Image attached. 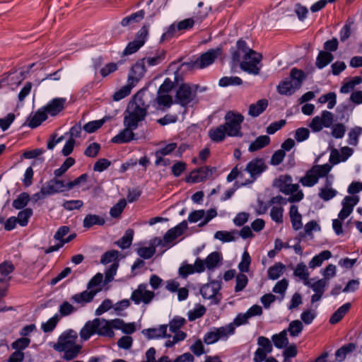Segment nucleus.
<instances>
[{
    "mask_svg": "<svg viewBox=\"0 0 362 362\" xmlns=\"http://www.w3.org/2000/svg\"><path fill=\"white\" fill-rule=\"evenodd\" d=\"M296 89V88H294L293 81L290 79H286L281 81V83L277 86L278 92L281 95H291L294 93Z\"/></svg>",
    "mask_w": 362,
    "mask_h": 362,
    "instance_id": "42",
    "label": "nucleus"
},
{
    "mask_svg": "<svg viewBox=\"0 0 362 362\" xmlns=\"http://www.w3.org/2000/svg\"><path fill=\"white\" fill-rule=\"evenodd\" d=\"M327 284V281L325 279H321L313 284L310 281L304 282V285L311 288L315 293L320 294L324 293Z\"/></svg>",
    "mask_w": 362,
    "mask_h": 362,
    "instance_id": "48",
    "label": "nucleus"
},
{
    "mask_svg": "<svg viewBox=\"0 0 362 362\" xmlns=\"http://www.w3.org/2000/svg\"><path fill=\"white\" fill-rule=\"evenodd\" d=\"M30 341L31 340L28 337H21L11 344V348L22 351L29 346Z\"/></svg>",
    "mask_w": 362,
    "mask_h": 362,
    "instance_id": "58",
    "label": "nucleus"
},
{
    "mask_svg": "<svg viewBox=\"0 0 362 362\" xmlns=\"http://www.w3.org/2000/svg\"><path fill=\"white\" fill-rule=\"evenodd\" d=\"M350 308L351 304L349 303H346L339 307L329 318V323L332 325L338 323L349 310Z\"/></svg>",
    "mask_w": 362,
    "mask_h": 362,
    "instance_id": "37",
    "label": "nucleus"
},
{
    "mask_svg": "<svg viewBox=\"0 0 362 362\" xmlns=\"http://www.w3.org/2000/svg\"><path fill=\"white\" fill-rule=\"evenodd\" d=\"M60 320V316L58 314H55L52 317L49 318L46 322H43L41 325V329L45 333H49L52 332L56 327Z\"/></svg>",
    "mask_w": 362,
    "mask_h": 362,
    "instance_id": "52",
    "label": "nucleus"
},
{
    "mask_svg": "<svg viewBox=\"0 0 362 362\" xmlns=\"http://www.w3.org/2000/svg\"><path fill=\"white\" fill-rule=\"evenodd\" d=\"M146 72V64L143 59L136 62L132 66L128 76L127 82L132 85H135L144 76Z\"/></svg>",
    "mask_w": 362,
    "mask_h": 362,
    "instance_id": "15",
    "label": "nucleus"
},
{
    "mask_svg": "<svg viewBox=\"0 0 362 362\" xmlns=\"http://www.w3.org/2000/svg\"><path fill=\"white\" fill-rule=\"evenodd\" d=\"M155 297V293L147 289L146 284H140L136 289L133 291L130 296V300L136 305L143 303L148 305L151 303Z\"/></svg>",
    "mask_w": 362,
    "mask_h": 362,
    "instance_id": "9",
    "label": "nucleus"
},
{
    "mask_svg": "<svg viewBox=\"0 0 362 362\" xmlns=\"http://www.w3.org/2000/svg\"><path fill=\"white\" fill-rule=\"evenodd\" d=\"M257 345L259 349H262L267 353H272L273 350L271 341L266 337L260 336L257 338Z\"/></svg>",
    "mask_w": 362,
    "mask_h": 362,
    "instance_id": "64",
    "label": "nucleus"
},
{
    "mask_svg": "<svg viewBox=\"0 0 362 362\" xmlns=\"http://www.w3.org/2000/svg\"><path fill=\"white\" fill-rule=\"evenodd\" d=\"M98 291L99 289L84 291L80 293H77L72 296L71 300H72L76 303H78L81 304V305H83L87 303L91 302L94 296Z\"/></svg>",
    "mask_w": 362,
    "mask_h": 362,
    "instance_id": "22",
    "label": "nucleus"
},
{
    "mask_svg": "<svg viewBox=\"0 0 362 362\" xmlns=\"http://www.w3.org/2000/svg\"><path fill=\"white\" fill-rule=\"evenodd\" d=\"M15 267L11 262L5 261L0 264V283H8L11 276L10 274L14 271Z\"/></svg>",
    "mask_w": 362,
    "mask_h": 362,
    "instance_id": "24",
    "label": "nucleus"
},
{
    "mask_svg": "<svg viewBox=\"0 0 362 362\" xmlns=\"http://www.w3.org/2000/svg\"><path fill=\"white\" fill-rule=\"evenodd\" d=\"M144 16L145 12L144 10L138 11L137 12L134 13L130 16L124 18L121 21V25L123 27H126L133 23H138L144 18Z\"/></svg>",
    "mask_w": 362,
    "mask_h": 362,
    "instance_id": "41",
    "label": "nucleus"
},
{
    "mask_svg": "<svg viewBox=\"0 0 362 362\" xmlns=\"http://www.w3.org/2000/svg\"><path fill=\"white\" fill-rule=\"evenodd\" d=\"M30 199V195L27 192H22L13 200L12 205L16 209H23L27 206Z\"/></svg>",
    "mask_w": 362,
    "mask_h": 362,
    "instance_id": "50",
    "label": "nucleus"
},
{
    "mask_svg": "<svg viewBox=\"0 0 362 362\" xmlns=\"http://www.w3.org/2000/svg\"><path fill=\"white\" fill-rule=\"evenodd\" d=\"M303 325L301 321L298 320L291 321L288 327L287 333L289 332L291 337H298L302 332Z\"/></svg>",
    "mask_w": 362,
    "mask_h": 362,
    "instance_id": "54",
    "label": "nucleus"
},
{
    "mask_svg": "<svg viewBox=\"0 0 362 362\" xmlns=\"http://www.w3.org/2000/svg\"><path fill=\"white\" fill-rule=\"evenodd\" d=\"M143 333H144V334L148 339L165 337L167 336V325H160L158 328H150L144 329Z\"/></svg>",
    "mask_w": 362,
    "mask_h": 362,
    "instance_id": "36",
    "label": "nucleus"
},
{
    "mask_svg": "<svg viewBox=\"0 0 362 362\" xmlns=\"http://www.w3.org/2000/svg\"><path fill=\"white\" fill-rule=\"evenodd\" d=\"M156 252L154 246L141 247L136 250L137 255L143 259H148L151 258Z\"/></svg>",
    "mask_w": 362,
    "mask_h": 362,
    "instance_id": "62",
    "label": "nucleus"
},
{
    "mask_svg": "<svg viewBox=\"0 0 362 362\" xmlns=\"http://www.w3.org/2000/svg\"><path fill=\"white\" fill-rule=\"evenodd\" d=\"M217 334L218 341H226L235 334V326L233 323H229L220 327H214Z\"/></svg>",
    "mask_w": 362,
    "mask_h": 362,
    "instance_id": "26",
    "label": "nucleus"
},
{
    "mask_svg": "<svg viewBox=\"0 0 362 362\" xmlns=\"http://www.w3.org/2000/svg\"><path fill=\"white\" fill-rule=\"evenodd\" d=\"M227 135L226 125L221 124L218 127L211 128L209 130V136L214 142L223 141Z\"/></svg>",
    "mask_w": 362,
    "mask_h": 362,
    "instance_id": "25",
    "label": "nucleus"
},
{
    "mask_svg": "<svg viewBox=\"0 0 362 362\" xmlns=\"http://www.w3.org/2000/svg\"><path fill=\"white\" fill-rule=\"evenodd\" d=\"M330 170L331 166L328 164L314 165L300 179V182L304 187H313L318 182L320 178L326 177Z\"/></svg>",
    "mask_w": 362,
    "mask_h": 362,
    "instance_id": "5",
    "label": "nucleus"
},
{
    "mask_svg": "<svg viewBox=\"0 0 362 362\" xmlns=\"http://www.w3.org/2000/svg\"><path fill=\"white\" fill-rule=\"evenodd\" d=\"M290 77V80L292 81L294 84V88L298 89L300 88L305 78V74L302 70L293 68L291 71Z\"/></svg>",
    "mask_w": 362,
    "mask_h": 362,
    "instance_id": "40",
    "label": "nucleus"
},
{
    "mask_svg": "<svg viewBox=\"0 0 362 362\" xmlns=\"http://www.w3.org/2000/svg\"><path fill=\"white\" fill-rule=\"evenodd\" d=\"M75 159L71 157L67 158L60 168L54 170V175L55 177H60L62 176L71 167L75 164Z\"/></svg>",
    "mask_w": 362,
    "mask_h": 362,
    "instance_id": "49",
    "label": "nucleus"
},
{
    "mask_svg": "<svg viewBox=\"0 0 362 362\" xmlns=\"http://www.w3.org/2000/svg\"><path fill=\"white\" fill-rule=\"evenodd\" d=\"M267 168L263 158H255L250 161L245 170L250 175V180L247 181L245 185L253 182Z\"/></svg>",
    "mask_w": 362,
    "mask_h": 362,
    "instance_id": "12",
    "label": "nucleus"
},
{
    "mask_svg": "<svg viewBox=\"0 0 362 362\" xmlns=\"http://www.w3.org/2000/svg\"><path fill=\"white\" fill-rule=\"evenodd\" d=\"M134 237V230L128 229L125 231L124 235L119 238L115 243L122 250L129 248L132 243Z\"/></svg>",
    "mask_w": 362,
    "mask_h": 362,
    "instance_id": "39",
    "label": "nucleus"
},
{
    "mask_svg": "<svg viewBox=\"0 0 362 362\" xmlns=\"http://www.w3.org/2000/svg\"><path fill=\"white\" fill-rule=\"evenodd\" d=\"M95 322L97 325V334L108 337L114 336V332L111 329V324H110L109 320L103 318H95Z\"/></svg>",
    "mask_w": 362,
    "mask_h": 362,
    "instance_id": "20",
    "label": "nucleus"
},
{
    "mask_svg": "<svg viewBox=\"0 0 362 362\" xmlns=\"http://www.w3.org/2000/svg\"><path fill=\"white\" fill-rule=\"evenodd\" d=\"M33 216V210L30 208H26L19 211L16 218L18 223L21 226H25L28 223L29 218Z\"/></svg>",
    "mask_w": 362,
    "mask_h": 362,
    "instance_id": "56",
    "label": "nucleus"
},
{
    "mask_svg": "<svg viewBox=\"0 0 362 362\" xmlns=\"http://www.w3.org/2000/svg\"><path fill=\"white\" fill-rule=\"evenodd\" d=\"M206 308L202 305H198L197 307L192 310L189 311L188 313V319L189 321H194L201 317H202L206 313Z\"/></svg>",
    "mask_w": 362,
    "mask_h": 362,
    "instance_id": "63",
    "label": "nucleus"
},
{
    "mask_svg": "<svg viewBox=\"0 0 362 362\" xmlns=\"http://www.w3.org/2000/svg\"><path fill=\"white\" fill-rule=\"evenodd\" d=\"M289 216L293 230H298L303 227L302 216L298 212L296 205H291L289 211Z\"/></svg>",
    "mask_w": 362,
    "mask_h": 362,
    "instance_id": "29",
    "label": "nucleus"
},
{
    "mask_svg": "<svg viewBox=\"0 0 362 362\" xmlns=\"http://www.w3.org/2000/svg\"><path fill=\"white\" fill-rule=\"evenodd\" d=\"M318 102L322 104L327 103V108L333 109L337 104V95L334 92H329L321 95L318 98Z\"/></svg>",
    "mask_w": 362,
    "mask_h": 362,
    "instance_id": "51",
    "label": "nucleus"
},
{
    "mask_svg": "<svg viewBox=\"0 0 362 362\" xmlns=\"http://www.w3.org/2000/svg\"><path fill=\"white\" fill-rule=\"evenodd\" d=\"M105 223V219L104 217L89 214H87L83 221V226L85 228H90L93 226H103Z\"/></svg>",
    "mask_w": 362,
    "mask_h": 362,
    "instance_id": "27",
    "label": "nucleus"
},
{
    "mask_svg": "<svg viewBox=\"0 0 362 362\" xmlns=\"http://www.w3.org/2000/svg\"><path fill=\"white\" fill-rule=\"evenodd\" d=\"M95 334H97V325L95 319L88 321L79 332L82 341L88 340Z\"/></svg>",
    "mask_w": 362,
    "mask_h": 362,
    "instance_id": "23",
    "label": "nucleus"
},
{
    "mask_svg": "<svg viewBox=\"0 0 362 362\" xmlns=\"http://www.w3.org/2000/svg\"><path fill=\"white\" fill-rule=\"evenodd\" d=\"M270 143V137L267 135H262L258 136L253 142H252L248 148L250 152H255L260 150L269 145Z\"/></svg>",
    "mask_w": 362,
    "mask_h": 362,
    "instance_id": "32",
    "label": "nucleus"
},
{
    "mask_svg": "<svg viewBox=\"0 0 362 362\" xmlns=\"http://www.w3.org/2000/svg\"><path fill=\"white\" fill-rule=\"evenodd\" d=\"M332 257V253L329 250H324L319 255L314 256L309 262V267L315 269L320 267L325 260L329 259Z\"/></svg>",
    "mask_w": 362,
    "mask_h": 362,
    "instance_id": "35",
    "label": "nucleus"
},
{
    "mask_svg": "<svg viewBox=\"0 0 362 362\" xmlns=\"http://www.w3.org/2000/svg\"><path fill=\"white\" fill-rule=\"evenodd\" d=\"M204 260L206 267L210 270L217 267L218 263L222 260V257L219 252H213L209 254Z\"/></svg>",
    "mask_w": 362,
    "mask_h": 362,
    "instance_id": "46",
    "label": "nucleus"
},
{
    "mask_svg": "<svg viewBox=\"0 0 362 362\" xmlns=\"http://www.w3.org/2000/svg\"><path fill=\"white\" fill-rule=\"evenodd\" d=\"M267 106V100H259L256 103H253L250 105L248 114L253 117H256L262 114L266 110Z\"/></svg>",
    "mask_w": 362,
    "mask_h": 362,
    "instance_id": "30",
    "label": "nucleus"
},
{
    "mask_svg": "<svg viewBox=\"0 0 362 362\" xmlns=\"http://www.w3.org/2000/svg\"><path fill=\"white\" fill-rule=\"evenodd\" d=\"M133 87H134V85H132L131 83H129L127 82V85L122 86L120 89H119L113 94V100L119 101L128 96L131 93V90Z\"/></svg>",
    "mask_w": 362,
    "mask_h": 362,
    "instance_id": "53",
    "label": "nucleus"
},
{
    "mask_svg": "<svg viewBox=\"0 0 362 362\" xmlns=\"http://www.w3.org/2000/svg\"><path fill=\"white\" fill-rule=\"evenodd\" d=\"M293 275L303 281V283L310 281V273L306 265L303 262H300L296 265V267L293 272Z\"/></svg>",
    "mask_w": 362,
    "mask_h": 362,
    "instance_id": "45",
    "label": "nucleus"
},
{
    "mask_svg": "<svg viewBox=\"0 0 362 362\" xmlns=\"http://www.w3.org/2000/svg\"><path fill=\"white\" fill-rule=\"evenodd\" d=\"M198 88V85L180 84L176 90L175 103L187 107L196 98Z\"/></svg>",
    "mask_w": 362,
    "mask_h": 362,
    "instance_id": "4",
    "label": "nucleus"
},
{
    "mask_svg": "<svg viewBox=\"0 0 362 362\" xmlns=\"http://www.w3.org/2000/svg\"><path fill=\"white\" fill-rule=\"evenodd\" d=\"M362 133V128L356 127L350 130L348 134V144L356 146L358 143V137Z\"/></svg>",
    "mask_w": 362,
    "mask_h": 362,
    "instance_id": "57",
    "label": "nucleus"
},
{
    "mask_svg": "<svg viewBox=\"0 0 362 362\" xmlns=\"http://www.w3.org/2000/svg\"><path fill=\"white\" fill-rule=\"evenodd\" d=\"M48 113L44 110V106L37 110L34 114H31L28 119V126L31 128H36L40 126L42 122L47 119Z\"/></svg>",
    "mask_w": 362,
    "mask_h": 362,
    "instance_id": "19",
    "label": "nucleus"
},
{
    "mask_svg": "<svg viewBox=\"0 0 362 362\" xmlns=\"http://www.w3.org/2000/svg\"><path fill=\"white\" fill-rule=\"evenodd\" d=\"M127 205L124 199H120L115 205H114L110 211V214L113 218L119 217Z\"/></svg>",
    "mask_w": 362,
    "mask_h": 362,
    "instance_id": "60",
    "label": "nucleus"
},
{
    "mask_svg": "<svg viewBox=\"0 0 362 362\" xmlns=\"http://www.w3.org/2000/svg\"><path fill=\"white\" fill-rule=\"evenodd\" d=\"M334 59L332 54L326 51H320L316 59V66L318 69H323L328 65Z\"/></svg>",
    "mask_w": 362,
    "mask_h": 362,
    "instance_id": "38",
    "label": "nucleus"
},
{
    "mask_svg": "<svg viewBox=\"0 0 362 362\" xmlns=\"http://www.w3.org/2000/svg\"><path fill=\"white\" fill-rule=\"evenodd\" d=\"M272 342L277 349H284L288 345V339L287 337V330H282L278 334H273L272 337Z\"/></svg>",
    "mask_w": 362,
    "mask_h": 362,
    "instance_id": "31",
    "label": "nucleus"
},
{
    "mask_svg": "<svg viewBox=\"0 0 362 362\" xmlns=\"http://www.w3.org/2000/svg\"><path fill=\"white\" fill-rule=\"evenodd\" d=\"M148 33V27L144 25L136 33L135 39L129 42L123 51V55L127 56L136 52L145 43Z\"/></svg>",
    "mask_w": 362,
    "mask_h": 362,
    "instance_id": "10",
    "label": "nucleus"
},
{
    "mask_svg": "<svg viewBox=\"0 0 362 362\" xmlns=\"http://www.w3.org/2000/svg\"><path fill=\"white\" fill-rule=\"evenodd\" d=\"M334 122V115L327 110H323L321 116L313 118L309 127L314 132L321 131L324 127H330Z\"/></svg>",
    "mask_w": 362,
    "mask_h": 362,
    "instance_id": "11",
    "label": "nucleus"
},
{
    "mask_svg": "<svg viewBox=\"0 0 362 362\" xmlns=\"http://www.w3.org/2000/svg\"><path fill=\"white\" fill-rule=\"evenodd\" d=\"M76 308L68 301H64L59 308L61 317H66L76 311Z\"/></svg>",
    "mask_w": 362,
    "mask_h": 362,
    "instance_id": "59",
    "label": "nucleus"
},
{
    "mask_svg": "<svg viewBox=\"0 0 362 362\" xmlns=\"http://www.w3.org/2000/svg\"><path fill=\"white\" fill-rule=\"evenodd\" d=\"M148 105L138 93L135 95L134 101L128 106L127 114L124 117V129L112 139L115 144H125L135 139L134 130L137 129L139 122L143 121L146 115Z\"/></svg>",
    "mask_w": 362,
    "mask_h": 362,
    "instance_id": "1",
    "label": "nucleus"
},
{
    "mask_svg": "<svg viewBox=\"0 0 362 362\" xmlns=\"http://www.w3.org/2000/svg\"><path fill=\"white\" fill-rule=\"evenodd\" d=\"M356 349V345L353 343H349L342 346L335 352L336 360L338 361H343L346 355Z\"/></svg>",
    "mask_w": 362,
    "mask_h": 362,
    "instance_id": "43",
    "label": "nucleus"
},
{
    "mask_svg": "<svg viewBox=\"0 0 362 362\" xmlns=\"http://www.w3.org/2000/svg\"><path fill=\"white\" fill-rule=\"evenodd\" d=\"M187 228V223L183 221L173 228L168 230L163 236L165 245H168L174 241L177 238L182 235Z\"/></svg>",
    "mask_w": 362,
    "mask_h": 362,
    "instance_id": "18",
    "label": "nucleus"
},
{
    "mask_svg": "<svg viewBox=\"0 0 362 362\" xmlns=\"http://www.w3.org/2000/svg\"><path fill=\"white\" fill-rule=\"evenodd\" d=\"M222 54V48L216 47L215 49H209L207 52L202 54L196 60L183 65H187L190 69H204L212 64L215 59Z\"/></svg>",
    "mask_w": 362,
    "mask_h": 362,
    "instance_id": "7",
    "label": "nucleus"
},
{
    "mask_svg": "<svg viewBox=\"0 0 362 362\" xmlns=\"http://www.w3.org/2000/svg\"><path fill=\"white\" fill-rule=\"evenodd\" d=\"M221 284L218 281H211L204 284L200 289V293L204 299L211 300V303L218 305L221 303L222 295L220 293Z\"/></svg>",
    "mask_w": 362,
    "mask_h": 362,
    "instance_id": "8",
    "label": "nucleus"
},
{
    "mask_svg": "<svg viewBox=\"0 0 362 362\" xmlns=\"http://www.w3.org/2000/svg\"><path fill=\"white\" fill-rule=\"evenodd\" d=\"M292 177L289 175H282L276 181V186L279 190L286 194H295L297 192L300 191L299 185L298 184H293Z\"/></svg>",
    "mask_w": 362,
    "mask_h": 362,
    "instance_id": "13",
    "label": "nucleus"
},
{
    "mask_svg": "<svg viewBox=\"0 0 362 362\" xmlns=\"http://www.w3.org/2000/svg\"><path fill=\"white\" fill-rule=\"evenodd\" d=\"M285 265L281 262L276 263L268 269V278L269 279L276 280L279 279L285 270Z\"/></svg>",
    "mask_w": 362,
    "mask_h": 362,
    "instance_id": "44",
    "label": "nucleus"
},
{
    "mask_svg": "<svg viewBox=\"0 0 362 362\" xmlns=\"http://www.w3.org/2000/svg\"><path fill=\"white\" fill-rule=\"evenodd\" d=\"M154 102L156 103L158 108L163 110L170 108L173 103V98L170 95L158 93Z\"/></svg>",
    "mask_w": 362,
    "mask_h": 362,
    "instance_id": "34",
    "label": "nucleus"
},
{
    "mask_svg": "<svg viewBox=\"0 0 362 362\" xmlns=\"http://www.w3.org/2000/svg\"><path fill=\"white\" fill-rule=\"evenodd\" d=\"M42 192L47 196L62 192L66 188V183L55 177L47 181L42 187Z\"/></svg>",
    "mask_w": 362,
    "mask_h": 362,
    "instance_id": "17",
    "label": "nucleus"
},
{
    "mask_svg": "<svg viewBox=\"0 0 362 362\" xmlns=\"http://www.w3.org/2000/svg\"><path fill=\"white\" fill-rule=\"evenodd\" d=\"M214 171L215 168H211L209 166L201 167L192 170L186 180L192 183L200 182L211 177Z\"/></svg>",
    "mask_w": 362,
    "mask_h": 362,
    "instance_id": "14",
    "label": "nucleus"
},
{
    "mask_svg": "<svg viewBox=\"0 0 362 362\" xmlns=\"http://www.w3.org/2000/svg\"><path fill=\"white\" fill-rule=\"evenodd\" d=\"M358 202V196H346L341 202V205L343 208L348 209L353 211L354 206Z\"/></svg>",
    "mask_w": 362,
    "mask_h": 362,
    "instance_id": "61",
    "label": "nucleus"
},
{
    "mask_svg": "<svg viewBox=\"0 0 362 362\" xmlns=\"http://www.w3.org/2000/svg\"><path fill=\"white\" fill-rule=\"evenodd\" d=\"M337 194V191L332 187V180L327 177L325 185L321 187L318 192V197L325 202L334 198Z\"/></svg>",
    "mask_w": 362,
    "mask_h": 362,
    "instance_id": "21",
    "label": "nucleus"
},
{
    "mask_svg": "<svg viewBox=\"0 0 362 362\" xmlns=\"http://www.w3.org/2000/svg\"><path fill=\"white\" fill-rule=\"evenodd\" d=\"M304 197V194L302 191H298L295 194H292L288 199L284 198L281 196H276L272 198L270 202L272 204H286L287 202L293 203L301 201Z\"/></svg>",
    "mask_w": 362,
    "mask_h": 362,
    "instance_id": "28",
    "label": "nucleus"
},
{
    "mask_svg": "<svg viewBox=\"0 0 362 362\" xmlns=\"http://www.w3.org/2000/svg\"><path fill=\"white\" fill-rule=\"evenodd\" d=\"M224 119L226 122L223 125H226L227 135L241 137L243 136L241 124L244 120V117L240 113L229 111L226 114Z\"/></svg>",
    "mask_w": 362,
    "mask_h": 362,
    "instance_id": "6",
    "label": "nucleus"
},
{
    "mask_svg": "<svg viewBox=\"0 0 362 362\" xmlns=\"http://www.w3.org/2000/svg\"><path fill=\"white\" fill-rule=\"evenodd\" d=\"M236 235H238L237 230H233L230 232L226 230H218L215 233L214 238L223 243H227L235 240Z\"/></svg>",
    "mask_w": 362,
    "mask_h": 362,
    "instance_id": "47",
    "label": "nucleus"
},
{
    "mask_svg": "<svg viewBox=\"0 0 362 362\" xmlns=\"http://www.w3.org/2000/svg\"><path fill=\"white\" fill-rule=\"evenodd\" d=\"M66 104V98H55L44 106V110H45L51 117H55L65 109Z\"/></svg>",
    "mask_w": 362,
    "mask_h": 362,
    "instance_id": "16",
    "label": "nucleus"
},
{
    "mask_svg": "<svg viewBox=\"0 0 362 362\" xmlns=\"http://www.w3.org/2000/svg\"><path fill=\"white\" fill-rule=\"evenodd\" d=\"M78 334L73 329L64 332L58 338L53 349L58 352H63L62 358L71 361L76 358L82 349V346L76 343Z\"/></svg>",
    "mask_w": 362,
    "mask_h": 362,
    "instance_id": "3",
    "label": "nucleus"
},
{
    "mask_svg": "<svg viewBox=\"0 0 362 362\" xmlns=\"http://www.w3.org/2000/svg\"><path fill=\"white\" fill-rule=\"evenodd\" d=\"M165 51L161 49L158 50L154 56L147 57L142 59L148 66H154L161 64L165 60Z\"/></svg>",
    "mask_w": 362,
    "mask_h": 362,
    "instance_id": "33",
    "label": "nucleus"
},
{
    "mask_svg": "<svg viewBox=\"0 0 362 362\" xmlns=\"http://www.w3.org/2000/svg\"><path fill=\"white\" fill-rule=\"evenodd\" d=\"M230 53L233 62L239 64L243 71L255 76L259 74L262 55L250 48L245 40H238L235 48L230 49Z\"/></svg>",
    "mask_w": 362,
    "mask_h": 362,
    "instance_id": "2",
    "label": "nucleus"
},
{
    "mask_svg": "<svg viewBox=\"0 0 362 362\" xmlns=\"http://www.w3.org/2000/svg\"><path fill=\"white\" fill-rule=\"evenodd\" d=\"M242 83L243 81L238 76H224L222 77L218 82V85L221 87H227L229 86H240Z\"/></svg>",
    "mask_w": 362,
    "mask_h": 362,
    "instance_id": "55",
    "label": "nucleus"
}]
</instances>
